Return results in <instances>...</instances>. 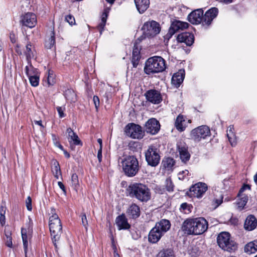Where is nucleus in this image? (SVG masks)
I'll use <instances>...</instances> for the list:
<instances>
[{
  "mask_svg": "<svg viewBox=\"0 0 257 257\" xmlns=\"http://www.w3.org/2000/svg\"><path fill=\"white\" fill-rule=\"evenodd\" d=\"M126 136L134 139H141L144 136L142 127L134 123H128L125 127Z\"/></svg>",
  "mask_w": 257,
  "mask_h": 257,
  "instance_id": "8",
  "label": "nucleus"
},
{
  "mask_svg": "<svg viewBox=\"0 0 257 257\" xmlns=\"http://www.w3.org/2000/svg\"><path fill=\"white\" fill-rule=\"evenodd\" d=\"M189 24L186 22H183L179 21L174 22L169 29L170 34L173 35L180 30H183L188 27Z\"/></svg>",
  "mask_w": 257,
  "mask_h": 257,
  "instance_id": "20",
  "label": "nucleus"
},
{
  "mask_svg": "<svg viewBox=\"0 0 257 257\" xmlns=\"http://www.w3.org/2000/svg\"><path fill=\"white\" fill-rule=\"evenodd\" d=\"M208 189L207 185L202 182H198L190 188V196L197 198H201Z\"/></svg>",
  "mask_w": 257,
  "mask_h": 257,
  "instance_id": "11",
  "label": "nucleus"
},
{
  "mask_svg": "<svg viewBox=\"0 0 257 257\" xmlns=\"http://www.w3.org/2000/svg\"><path fill=\"white\" fill-rule=\"evenodd\" d=\"M188 207H189V206H188V204L186 203H183L181 205V208L183 210H185V209H187Z\"/></svg>",
  "mask_w": 257,
  "mask_h": 257,
  "instance_id": "61",
  "label": "nucleus"
},
{
  "mask_svg": "<svg viewBox=\"0 0 257 257\" xmlns=\"http://www.w3.org/2000/svg\"><path fill=\"white\" fill-rule=\"evenodd\" d=\"M136 7L140 13H143L149 8V0H135Z\"/></svg>",
  "mask_w": 257,
  "mask_h": 257,
  "instance_id": "30",
  "label": "nucleus"
},
{
  "mask_svg": "<svg viewBox=\"0 0 257 257\" xmlns=\"http://www.w3.org/2000/svg\"><path fill=\"white\" fill-rule=\"evenodd\" d=\"M6 241V244L7 246L12 247L13 246L12 238H9L5 239Z\"/></svg>",
  "mask_w": 257,
  "mask_h": 257,
  "instance_id": "52",
  "label": "nucleus"
},
{
  "mask_svg": "<svg viewBox=\"0 0 257 257\" xmlns=\"http://www.w3.org/2000/svg\"><path fill=\"white\" fill-rule=\"evenodd\" d=\"M26 207L29 211H31L32 207V199L30 196H28L26 200Z\"/></svg>",
  "mask_w": 257,
  "mask_h": 257,
  "instance_id": "49",
  "label": "nucleus"
},
{
  "mask_svg": "<svg viewBox=\"0 0 257 257\" xmlns=\"http://www.w3.org/2000/svg\"><path fill=\"white\" fill-rule=\"evenodd\" d=\"M218 13V10L216 8H212L208 10L202 16V25L209 26L213 20L217 17Z\"/></svg>",
  "mask_w": 257,
  "mask_h": 257,
  "instance_id": "14",
  "label": "nucleus"
},
{
  "mask_svg": "<svg viewBox=\"0 0 257 257\" xmlns=\"http://www.w3.org/2000/svg\"><path fill=\"white\" fill-rule=\"evenodd\" d=\"M223 197H220L219 198H214L213 200V205L215 206V208L218 207L220 204L222 202Z\"/></svg>",
  "mask_w": 257,
  "mask_h": 257,
  "instance_id": "48",
  "label": "nucleus"
},
{
  "mask_svg": "<svg viewBox=\"0 0 257 257\" xmlns=\"http://www.w3.org/2000/svg\"><path fill=\"white\" fill-rule=\"evenodd\" d=\"M182 228L188 234H201L207 229L208 222L203 217L189 218L183 222Z\"/></svg>",
  "mask_w": 257,
  "mask_h": 257,
  "instance_id": "1",
  "label": "nucleus"
},
{
  "mask_svg": "<svg viewBox=\"0 0 257 257\" xmlns=\"http://www.w3.org/2000/svg\"><path fill=\"white\" fill-rule=\"evenodd\" d=\"M108 10L105 9L104 12H103L102 16H101V22L99 23V24L97 26V28L99 30L100 34H101L102 32L104 29V28L105 26L106 20L108 17Z\"/></svg>",
  "mask_w": 257,
  "mask_h": 257,
  "instance_id": "34",
  "label": "nucleus"
},
{
  "mask_svg": "<svg viewBox=\"0 0 257 257\" xmlns=\"http://www.w3.org/2000/svg\"><path fill=\"white\" fill-rule=\"evenodd\" d=\"M154 227L164 234L170 228L171 223L168 220L162 219L157 222Z\"/></svg>",
  "mask_w": 257,
  "mask_h": 257,
  "instance_id": "26",
  "label": "nucleus"
},
{
  "mask_svg": "<svg viewBox=\"0 0 257 257\" xmlns=\"http://www.w3.org/2000/svg\"><path fill=\"white\" fill-rule=\"evenodd\" d=\"M24 53L26 57L28 63H30L31 59L34 58L36 56V50L30 42H27L25 49L24 50Z\"/></svg>",
  "mask_w": 257,
  "mask_h": 257,
  "instance_id": "23",
  "label": "nucleus"
},
{
  "mask_svg": "<svg viewBox=\"0 0 257 257\" xmlns=\"http://www.w3.org/2000/svg\"><path fill=\"white\" fill-rule=\"evenodd\" d=\"M191 123V120L181 114H179L176 118L175 126L176 129L180 132H183L187 127L188 123Z\"/></svg>",
  "mask_w": 257,
  "mask_h": 257,
  "instance_id": "17",
  "label": "nucleus"
},
{
  "mask_svg": "<svg viewBox=\"0 0 257 257\" xmlns=\"http://www.w3.org/2000/svg\"><path fill=\"white\" fill-rule=\"evenodd\" d=\"M142 29L145 37H154L160 32L161 27L158 22L151 21L145 23Z\"/></svg>",
  "mask_w": 257,
  "mask_h": 257,
  "instance_id": "7",
  "label": "nucleus"
},
{
  "mask_svg": "<svg viewBox=\"0 0 257 257\" xmlns=\"http://www.w3.org/2000/svg\"><path fill=\"white\" fill-rule=\"evenodd\" d=\"M210 130L206 125H201L193 129L191 132V137L195 141L199 142L210 136Z\"/></svg>",
  "mask_w": 257,
  "mask_h": 257,
  "instance_id": "9",
  "label": "nucleus"
},
{
  "mask_svg": "<svg viewBox=\"0 0 257 257\" xmlns=\"http://www.w3.org/2000/svg\"><path fill=\"white\" fill-rule=\"evenodd\" d=\"M6 213V208L3 206H1L0 207V215L3 216L5 215Z\"/></svg>",
  "mask_w": 257,
  "mask_h": 257,
  "instance_id": "57",
  "label": "nucleus"
},
{
  "mask_svg": "<svg viewBox=\"0 0 257 257\" xmlns=\"http://www.w3.org/2000/svg\"><path fill=\"white\" fill-rule=\"evenodd\" d=\"M177 149L179 157L182 162L186 163L190 158V154L188 151V147L184 142H178Z\"/></svg>",
  "mask_w": 257,
  "mask_h": 257,
  "instance_id": "13",
  "label": "nucleus"
},
{
  "mask_svg": "<svg viewBox=\"0 0 257 257\" xmlns=\"http://www.w3.org/2000/svg\"><path fill=\"white\" fill-rule=\"evenodd\" d=\"M122 166L124 174L128 177L135 176L139 170V162L133 156L125 157L122 161Z\"/></svg>",
  "mask_w": 257,
  "mask_h": 257,
  "instance_id": "5",
  "label": "nucleus"
},
{
  "mask_svg": "<svg viewBox=\"0 0 257 257\" xmlns=\"http://www.w3.org/2000/svg\"><path fill=\"white\" fill-rule=\"evenodd\" d=\"M56 109L58 112L59 115L60 117H63L65 116V114L63 112L64 108H63L60 106H58L56 107Z\"/></svg>",
  "mask_w": 257,
  "mask_h": 257,
  "instance_id": "51",
  "label": "nucleus"
},
{
  "mask_svg": "<svg viewBox=\"0 0 257 257\" xmlns=\"http://www.w3.org/2000/svg\"><path fill=\"white\" fill-rule=\"evenodd\" d=\"M65 21L71 26L75 24V19L74 17L71 15L66 16L65 17Z\"/></svg>",
  "mask_w": 257,
  "mask_h": 257,
  "instance_id": "46",
  "label": "nucleus"
},
{
  "mask_svg": "<svg viewBox=\"0 0 257 257\" xmlns=\"http://www.w3.org/2000/svg\"><path fill=\"white\" fill-rule=\"evenodd\" d=\"M65 98L71 101H74L76 98V94L72 89H68L64 92Z\"/></svg>",
  "mask_w": 257,
  "mask_h": 257,
  "instance_id": "41",
  "label": "nucleus"
},
{
  "mask_svg": "<svg viewBox=\"0 0 257 257\" xmlns=\"http://www.w3.org/2000/svg\"><path fill=\"white\" fill-rule=\"evenodd\" d=\"M51 214L49 221V229L53 244L57 248V242L60 240L62 232V225L55 208H51Z\"/></svg>",
  "mask_w": 257,
  "mask_h": 257,
  "instance_id": "3",
  "label": "nucleus"
},
{
  "mask_svg": "<svg viewBox=\"0 0 257 257\" xmlns=\"http://www.w3.org/2000/svg\"><path fill=\"white\" fill-rule=\"evenodd\" d=\"M55 33L54 30H51L49 34L47 36L45 42V46L47 49H52L55 47Z\"/></svg>",
  "mask_w": 257,
  "mask_h": 257,
  "instance_id": "27",
  "label": "nucleus"
},
{
  "mask_svg": "<svg viewBox=\"0 0 257 257\" xmlns=\"http://www.w3.org/2000/svg\"><path fill=\"white\" fill-rule=\"evenodd\" d=\"M164 235L160 232L155 227H154L150 231L148 239L149 241L152 243H157Z\"/></svg>",
  "mask_w": 257,
  "mask_h": 257,
  "instance_id": "25",
  "label": "nucleus"
},
{
  "mask_svg": "<svg viewBox=\"0 0 257 257\" xmlns=\"http://www.w3.org/2000/svg\"><path fill=\"white\" fill-rule=\"evenodd\" d=\"M184 175L185 176L186 175H188L189 174V171L187 170H185L184 171H183L182 172H180L179 173V179H184V176H181L182 175Z\"/></svg>",
  "mask_w": 257,
  "mask_h": 257,
  "instance_id": "54",
  "label": "nucleus"
},
{
  "mask_svg": "<svg viewBox=\"0 0 257 257\" xmlns=\"http://www.w3.org/2000/svg\"><path fill=\"white\" fill-rule=\"evenodd\" d=\"M146 160L149 165L156 166L160 160L158 151L154 146H150L145 153Z\"/></svg>",
  "mask_w": 257,
  "mask_h": 257,
  "instance_id": "10",
  "label": "nucleus"
},
{
  "mask_svg": "<svg viewBox=\"0 0 257 257\" xmlns=\"http://www.w3.org/2000/svg\"><path fill=\"white\" fill-rule=\"evenodd\" d=\"M245 252L252 253L257 251V239L248 243L244 247Z\"/></svg>",
  "mask_w": 257,
  "mask_h": 257,
  "instance_id": "35",
  "label": "nucleus"
},
{
  "mask_svg": "<svg viewBox=\"0 0 257 257\" xmlns=\"http://www.w3.org/2000/svg\"><path fill=\"white\" fill-rule=\"evenodd\" d=\"M52 171L56 179H58L59 175H61L60 168L57 161L54 162L53 167L52 168Z\"/></svg>",
  "mask_w": 257,
  "mask_h": 257,
  "instance_id": "40",
  "label": "nucleus"
},
{
  "mask_svg": "<svg viewBox=\"0 0 257 257\" xmlns=\"http://www.w3.org/2000/svg\"><path fill=\"white\" fill-rule=\"evenodd\" d=\"M58 185L59 187L65 193V188L63 184L61 182L59 181L58 182Z\"/></svg>",
  "mask_w": 257,
  "mask_h": 257,
  "instance_id": "58",
  "label": "nucleus"
},
{
  "mask_svg": "<svg viewBox=\"0 0 257 257\" xmlns=\"http://www.w3.org/2000/svg\"><path fill=\"white\" fill-rule=\"evenodd\" d=\"M175 163V162L174 160L171 158H165L163 160L162 162L163 166L168 170L172 168V167L174 165Z\"/></svg>",
  "mask_w": 257,
  "mask_h": 257,
  "instance_id": "39",
  "label": "nucleus"
},
{
  "mask_svg": "<svg viewBox=\"0 0 257 257\" xmlns=\"http://www.w3.org/2000/svg\"><path fill=\"white\" fill-rule=\"evenodd\" d=\"M21 22L23 25L32 28L37 24V18L34 14L27 13L22 16Z\"/></svg>",
  "mask_w": 257,
  "mask_h": 257,
  "instance_id": "15",
  "label": "nucleus"
},
{
  "mask_svg": "<svg viewBox=\"0 0 257 257\" xmlns=\"http://www.w3.org/2000/svg\"><path fill=\"white\" fill-rule=\"evenodd\" d=\"M115 223L118 230L128 229L131 225L127 222V219L124 214H122L116 218Z\"/></svg>",
  "mask_w": 257,
  "mask_h": 257,
  "instance_id": "22",
  "label": "nucleus"
},
{
  "mask_svg": "<svg viewBox=\"0 0 257 257\" xmlns=\"http://www.w3.org/2000/svg\"><path fill=\"white\" fill-rule=\"evenodd\" d=\"M234 128L233 126L230 125L227 130L226 135L228 138V141L232 146H234L236 144V138L235 134L233 132Z\"/></svg>",
  "mask_w": 257,
  "mask_h": 257,
  "instance_id": "33",
  "label": "nucleus"
},
{
  "mask_svg": "<svg viewBox=\"0 0 257 257\" xmlns=\"http://www.w3.org/2000/svg\"><path fill=\"white\" fill-rule=\"evenodd\" d=\"M185 77V71L183 69L179 70L174 74L172 78V84L176 87H178L183 82Z\"/></svg>",
  "mask_w": 257,
  "mask_h": 257,
  "instance_id": "21",
  "label": "nucleus"
},
{
  "mask_svg": "<svg viewBox=\"0 0 257 257\" xmlns=\"http://www.w3.org/2000/svg\"><path fill=\"white\" fill-rule=\"evenodd\" d=\"M66 132L68 134V140L70 143L73 142L75 145H82L78 136L70 127L67 129Z\"/></svg>",
  "mask_w": 257,
  "mask_h": 257,
  "instance_id": "28",
  "label": "nucleus"
},
{
  "mask_svg": "<svg viewBox=\"0 0 257 257\" xmlns=\"http://www.w3.org/2000/svg\"><path fill=\"white\" fill-rule=\"evenodd\" d=\"M29 63V65L26 66L25 69V72L28 77H30L31 76H34L39 75L40 74L38 69L34 68L30 63V62Z\"/></svg>",
  "mask_w": 257,
  "mask_h": 257,
  "instance_id": "36",
  "label": "nucleus"
},
{
  "mask_svg": "<svg viewBox=\"0 0 257 257\" xmlns=\"http://www.w3.org/2000/svg\"><path fill=\"white\" fill-rule=\"evenodd\" d=\"M80 217L81 218L82 224L84 226L86 230H87L88 223L86 214L82 213L80 215Z\"/></svg>",
  "mask_w": 257,
  "mask_h": 257,
  "instance_id": "44",
  "label": "nucleus"
},
{
  "mask_svg": "<svg viewBox=\"0 0 257 257\" xmlns=\"http://www.w3.org/2000/svg\"><path fill=\"white\" fill-rule=\"evenodd\" d=\"M22 237L23 239V245L26 256H27V252L28 250V236L27 234L26 229L22 228L21 229Z\"/></svg>",
  "mask_w": 257,
  "mask_h": 257,
  "instance_id": "38",
  "label": "nucleus"
},
{
  "mask_svg": "<svg viewBox=\"0 0 257 257\" xmlns=\"http://www.w3.org/2000/svg\"><path fill=\"white\" fill-rule=\"evenodd\" d=\"M71 182L72 186L75 189H77L79 186V181L78 176L76 174L74 173L71 176Z\"/></svg>",
  "mask_w": 257,
  "mask_h": 257,
  "instance_id": "43",
  "label": "nucleus"
},
{
  "mask_svg": "<svg viewBox=\"0 0 257 257\" xmlns=\"http://www.w3.org/2000/svg\"><path fill=\"white\" fill-rule=\"evenodd\" d=\"M166 187L167 191L171 192L173 191L174 185L170 179H167L166 180Z\"/></svg>",
  "mask_w": 257,
  "mask_h": 257,
  "instance_id": "45",
  "label": "nucleus"
},
{
  "mask_svg": "<svg viewBox=\"0 0 257 257\" xmlns=\"http://www.w3.org/2000/svg\"><path fill=\"white\" fill-rule=\"evenodd\" d=\"M97 142L99 144V148L102 149V141L101 139H97Z\"/></svg>",
  "mask_w": 257,
  "mask_h": 257,
  "instance_id": "63",
  "label": "nucleus"
},
{
  "mask_svg": "<svg viewBox=\"0 0 257 257\" xmlns=\"http://www.w3.org/2000/svg\"><path fill=\"white\" fill-rule=\"evenodd\" d=\"M55 145L57 147H58L59 148H60L61 150H62V151L64 150L63 146L61 144H60L58 142H56L55 143Z\"/></svg>",
  "mask_w": 257,
  "mask_h": 257,
  "instance_id": "62",
  "label": "nucleus"
},
{
  "mask_svg": "<svg viewBox=\"0 0 257 257\" xmlns=\"http://www.w3.org/2000/svg\"><path fill=\"white\" fill-rule=\"evenodd\" d=\"M127 213L133 218H137L140 215V207L135 203L130 205L127 210Z\"/></svg>",
  "mask_w": 257,
  "mask_h": 257,
  "instance_id": "29",
  "label": "nucleus"
},
{
  "mask_svg": "<svg viewBox=\"0 0 257 257\" xmlns=\"http://www.w3.org/2000/svg\"><path fill=\"white\" fill-rule=\"evenodd\" d=\"M5 234L6 236L5 239L9 238H12L11 231L10 230L8 229V228H7L6 227L5 229Z\"/></svg>",
  "mask_w": 257,
  "mask_h": 257,
  "instance_id": "53",
  "label": "nucleus"
},
{
  "mask_svg": "<svg viewBox=\"0 0 257 257\" xmlns=\"http://www.w3.org/2000/svg\"><path fill=\"white\" fill-rule=\"evenodd\" d=\"M15 51L19 55H21L22 54L20 45L17 44L15 48Z\"/></svg>",
  "mask_w": 257,
  "mask_h": 257,
  "instance_id": "56",
  "label": "nucleus"
},
{
  "mask_svg": "<svg viewBox=\"0 0 257 257\" xmlns=\"http://www.w3.org/2000/svg\"><path fill=\"white\" fill-rule=\"evenodd\" d=\"M203 11L202 9H197L191 12L188 16V21L193 24L202 23Z\"/></svg>",
  "mask_w": 257,
  "mask_h": 257,
  "instance_id": "18",
  "label": "nucleus"
},
{
  "mask_svg": "<svg viewBox=\"0 0 257 257\" xmlns=\"http://www.w3.org/2000/svg\"><path fill=\"white\" fill-rule=\"evenodd\" d=\"M34 123L35 124L40 126L41 127V128H44V126L43 125V124L42 123V121L41 120H34Z\"/></svg>",
  "mask_w": 257,
  "mask_h": 257,
  "instance_id": "60",
  "label": "nucleus"
},
{
  "mask_svg": "<svg viewBox=\"0 0 257 257\" xmlns=\"http://www.w3.org/2000/svg\"><path fill=\"white\" fill-rule=\"evenodd\" d=\"M166 69L165 60L160 56L149 58L145 63L144 72L150 75L163 72Z\"/></svg>",
  "mask_w": 257,
  "mask_h": 257,
  "instance_id": "4",
  "label": "nucleus"
},
{
  "mask_svg": "<svg viewBox=\"0 0 257 257\" xmlns=\"http://www.w3.org/2000/svg\"><path fill=\"white\" fill-rule=\"evenodd\" d=\"M131 197L136 198L141 202H147L151 199V192L145 184L140 183L131 184L126 189Z\"/></svg>",
  "mask_w": 257,
  "mask_h": 257,
  "instance_id": "2",
  "label": "nucleus"
},
{
  "mask_svg": "<svg viewBox=\"0 0 257 257\" xmlns=\"http://www.w3.org/2000/svg\"><path fill=\"white\" fill-rule=\"evenodd\" d=\"M245 188H248L249 189L250 188L248 185H244L240 189L238 193V199L237 202V204L238 205L239 207L244 206L248 200L247 196L245 194H242V192L244 191Z\"/></svg>",
  "mask_w": 257,
  "mask_h": 257,
  "instance_id": "31",
  "label": "nucleus"
},
{
  "mask_svg": "<svg viewBox=\"0 0 257 257\" xmlns=\"http://www.w3.org/2000/svg\"><path fill=\"white\" fill-rule=\"evenodd\" d=\"M157 257H175V253L173 249L167 248L160 251Z\"/></svg>",
  "mask_w": 257,
  "mask_h": 257,
  "instance_id": "37",
  "label": "nucleus"
},
{
  "mask_svg": "<svg viewBox=\"0 0 257 257\" xmlns=\"http://www.w3.org/2000/svg\"><path fill=\"white\" fill-rule=\"evenodd\" d=\"M0 222L2 225H4L5 224V216L3 215L0 216Z\"/></svg>",
  "mask_w": 257,
  "mask_h": 257,
  "instance_id": "59",
  "label": "nucleus"
},
{
  "mask_svg": "<svg viewBox=\"0 0 257 257\" xmlns=\"http://www.w3.org/2000/svg\"><path fill=\"white\" fill-rule=\"evenodd\" d=\"M145 96L147 100L152 103L159 104L162 100L160 93L156 90L151 89L147 91Z\"/></svg>",
  "mask_w": 257,
  "mask_h": 257,
  "instance_id": "16",
  "label": "nucleus"
},
{
  "mask_svg": "<svg viewBox=\"0 0 257 257\" xmlns=\"http://www.w3.org/2000/svg\"><path fill=\"white\" fill-rule=\"evenodd\" d=\"M253 180L256 184H257V173L253 176Z\"/></svg>",
  "mask_w": 257,
  "mask_h": 257,
  "instance_id": "64",
  "label": "nucleus"
},
{
  "mask_svg": "<svg viewBox=\"0 0 257 257\" xmlns=\"http://www.w3.org/2000/svg\"><path fill=\"white\" fill-rule=\"evenodd\" d=\"M177 39L178 42L184 43L189 46L192 45L194 41L193 35L189 32H184L179 34Z\"/></svg>",
  "mask_w": 257,
  "mask_h": 257,
  "instance_id": "19",
  "label": "nucleus"
},
{
  "mask_svg": "<svg viewBox=\"0 0 257 257\" xmlns=\"http://www.w3.org/2000/svg\"><path fill=\"white\" fill-rule=\"evenodd\" d=\"M102 149L99 148L97 153V158L99 163L102 161Z\"/></svg>",
  "mask_w": 257,
  "mask_h": 257,
  "instance_id": "55",
  "label": "nucleus"
},
{
  "mask_svg": "<svg viewBox=\"0 0 257 257\" xmlns=\"http://www.w3.org/2000/svg\"><path fill=\"white\" fill-rule=\"evenodd\" d=\"M47 83L49 86L53 85V84L55 83L53 74H51L50 72H49V74L47 77Z\"/></svg>",
  "mask_w": 257,
  "mask_h": 257,
  "instance_id": "47",
  "label": "nucleus"
},
{
  "mask_svg": "<svg viewBox=\"0 0 257 257\" xmlns=\"http://www.w3.org/2000/svg\"><path fill=\"white\" fill-rule=\"evenodd\" d=\"M140 48L137 43H135L133 50L132 56V63L134 67H136L138 65V61L140 58Z\"/></svg>",
  "mask_w": 257,
  "mask_h": 257,
  "instance_id": "32",
  "label": "nucleus"
},
{
  "mask_svg": "<svg viewBox=\"0 0 257 257\" xmlns=\"http://www.w3.org/2000/svg\"><path fill=\"white\" fill-rule=\"evenodd\" d=\"M217 243L224 250L232 252L237 249L236 242L230 238V234L227 232L220 233L217 237Z\"/></svg>",
  "mask_w": 257,
  "mask_h": 257,
  "instance_id": "6",
  "label": "nucleus"
},
{
  "mask_svg": "<svg viewBox=\"0 0 257 257\" xmlns=\"http://www.w3.org/2000/svg\"><path fill=\"white\" fill-rule=\"evenodd\" d=\"M93 101L94 104L95 105V107L96 110L98 109V106L99 105V99L97 96H94L93 98Z\"/></svg>",
  "mask_w": 257,
  "mask_h": 257,
  "instance_id": "50",
  "label": "nucleus"
},
{
  "mask_svg": "<svg viewBox=\"0 0 257 257\" xmlns=\"http://www.w3.org/2000/svg\"><path fill=\"white\" fill-rule=\"evenodd\" d=\"M256 225L257 220L253 215H250L246 217L244 223V228L245 230H253L256 228Z\"/></svg>",
  "mask_w": 257,
  "mask_h": 257,
  "instance_id": "24",
  "label": "nucleus"
},
{
  "mask_svg": "<svg viewBox=\"0 0 257 257\" xmlns=\"http://www.w3.org/2000/svg\"><path fill=\"white\" fill-rule=\"evenodd\" d=\"M40 74L34 76L29 77L31 84L34 87H36L39 85Z\"/></svg>",
  "mask_w": 257,
  "mask_h": 257,
  "instance_id": "42",
  "label": "nucleus"
},
{
  "mask_svg": "<svg viewBox=\"0 0 257 257\" xmlns=\"http://www.w3.org/2000/svg\"><path fill=\"white\" fill-rule=\"evenodd\" d=\"M145 129L147 133L156 135L160 129V123L156 118H150L146 122Z\"/></svg>",
  "mask_w": 257,
  "mask_h": 257,
  "instance_id": "12",
  "label": "nucleus"
}]
</instances>
